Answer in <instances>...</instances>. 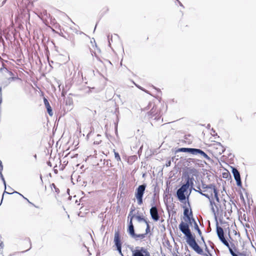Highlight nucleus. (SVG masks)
Listing matches in <instances>:
<instances>
[{"instance_id":"f257e3e1","label":"nucleus","mask_w":256,"mask_h":256,"mask_svg":"<svg viewBox=\"0 0 256 256\" xmlns=\"http://www.w3.org/2000/svg\"><path fill=\"white\" fill-rule=\"evenodd\" d=\"M179 228L186 237V242L198 254H202L203 250L199 246L192 236L188 224L182 221L179 225Z\"/></svg>"},{"instance_id":"f03ea898","label":"nucleus","mask_w":256,"mask_h":256,"mask_svg":"<svg viewBox=\"0 0 256 256\" xmlns=\"http://www.w3.org/2000/svg\"><path fill=\"white\" fill-rule=\"evenodd\" d=\"M146 188V185L145 184H143L138 186L136 190L135 196L138 200V204H141L142 203V197Z\"/></svg>"},{"instance_id":"7ed1b4c3","label":"nucleus","mask_w":256,"mask_h":256,"mask_svg":"<svg viewBox=\"0 0 256 256\" xmlns=\"http://www.w3.org/2000/svg\"><path fill=\"white\" fill-rule=\"evenodd\" d=\"M132 256H150V254L145 248L138 246L132 250Z\"/></svg>"},{"instance_id":"20e7f679","label":"nucleus","mask_w":256,"mask_h":256,"mask_svg":"<svg viewBox=\"0 0 256 256\" xmlns=\"http://www.w3.org/2000/svg\"><path fill=\"white\" fill-rule=\"evenodd\" d=\"M232 172L233 174L234 178L238 186H242V182L240 179V174L238 170L234 167H232Z\"/></svg>"},{"instance_id":"39448f33","label":"nucleus","mask_w":256,"mask_h":256,"mask_svg":"<svg viewBox=\"0 0 256 256\" xmlns=\"http://www.w3.org/2000/svg\"><path fill=\"white\" fill-rule=\"evenodd\" d=\"M150 214L152 219L157 222L160 219V216L158 212V210L156 206H152L150 209Z\"/></svg>"},{"instance_id":"423d86ee","label":"nucleus","mask_w":256,"mask_h":256,"mask_svg":"<svg viewBox=\"0 0 256 256\" xmlns=\"http://www.w3.org/2000/svg\"><path fill=\"white\" fill-rule=\"evenodd\" d=\"M114 242L115 245L117 248V250L118 251L120 254H122L120 240V236H119V234L118 232H116L114 234Z\"/></svg>"},{"instance_id":"0eeeda50","label":"nucleus","mask_w":256,"mask_h":256,"mask_svg":"<svg viewBox=\"0 0 256 256\" xmlns=\"http://www.w3.org/2000/svg\"><path fill=\"white\" fill-rule=\"evenodd\" d=\"M186 190L182 188H180L176 192V195L178 199L180 201L182 202L183 200H184L186 198V196L184 194V192Z\"/></svg>"},{"instance_id":"6e6552de","label":"nucleus","mask_w":256,"mask_h":256,"mask_svg":"<svg viewBox=\"0 0 256 256\" xmlns=\"http://www.w3.org/2000/svg\"><path fill=\"white\" fill-rule=\"evenodd\" d=\"M134 216H132V217L130 219L129 224H128V234H130V236L132 238V236H134V234H136L135 232H134V225H133V224L132 222V218H134Z\"/></svg>"},{"instance_id":"1a4fd4ad","label":"nucleus","mask_w":256,"mask_h":256,"mask_svg":"<svg viewBox=\"0 0 256 256\" xmlns=\"http://www.w3.org/2000/svg\"><path fill=\"white\" fill-rule=\"evenodd\" d=\"M206 188H207L208 189L210 190L211 191V195H212V192H214V198L217 202H219V198L218 196V192L215 188V186L213 184H210L208 186H206Z\"/></svg>"},{"instance_id":"9d476101","label":"nucleus","mask_w":256,"mask_h":256,"mask_svg":"<svg viewBox=\"0 0 256 256\" xmlns=\"http://www.w3.org/2000/svg\"><path fill=\"white\" fill-rule=\"evenodd\" d=\"M196 148H178L176 152H188L194 155L195 154Z\"/></svg>"},{"instance_id":"9b49d317","label":"nucleus","mask_w":256,"mask_h":256,"mask_svg":"<svg viewBox=\"0 0 256 256\" xmlns=\"http://www.w3.org/2000/svg\"><path fill=\"white\" fill-rule=\"evenodd\" d=\"M44 101L46 108L48 112V113L50 116H52L53 115V112L48 101L46 98H44Z\"/></svg>"},{"instance_id":"f8f14e48","label":"nucleus","mask_w":256,"mask_h":256,"mask_svg":"<svg viewBox=\"0 0 256 256\" xmlns=\"http://www.w3.org/2000/svg\"><path fill=\"white\" fill-rule=\"evenodd\" d=\"M198 154H200L204 158H206L207 160L210 159V157L208 156V154H206L204 151L200 149L196 148L194 155H196Z\"/></svg>"},{"instance_id":"ddd939ff","label":"nucleus","mask_w":256,"mask_h":256,"mask_svg":"<svg viewBox=\"0 0 256 256\" xmlns=\"http://www.w3.org/2000/svg\"><path fill=\"white\" fill-rule=\"evenodd\" d=\"M146 236V234H135L134 236H132V238H134L136 240H139L144 239Z\"/></svg>"},{"instance_id":"4468645a","label":"nucleus","mask_w":256,"mask_h":256,"mask_svg":"<svg viewBox=\"0 0 256 256\" xmlns=\"http://www.w3.org/2000/svg\"><path fill=\"white\" fill-rule=\"evenodd\" d=\"M188 208H184V214L186 218V219H185V220L188 222H191V218L190 216L188 214Z\"/></svg>"},{"instance_id":"2eb2a0df","label":"nucleus","mask_w":256,"mask_h":256,"mask_svg":"<svg viewBox=\"0 0 256 256\" xmlns=\"http://www.w3.org/2000/svg\"><path fill=\"white\" fill-rule=\"evenodd\" d=\"M218 237L224 245H225L226 247H229V244L228 242L226 240L224 235L219 236Z\"/></svg>"},{"instance_id":"dca6fc26","label":"nucleus","mask_w":256,"mask_h":256,"mask_svg":"<svg viewBox=\"0 0 256 256\" xmlns=\"http://www.w3.org/2000/svg\"><path fill=\"white\" fill-rule=\"evenodd\" d=\"M132 216H134V218H136V220H138V222H143L146 224V222H148V221L146 219H144V218H143L142 216H135L134 215H133Z\"/></svg>"},{"instance_id":"f3484780","label":"nucleus","mask_w":256,"mask_h":256,"mask_svg":"<svg viewBox=\"0 0 256 256\" xmlns=\"http://www.w3.org/2000/svg\"><path fill=\"white\" fill-rule=\"evenodd\" d=\"M216 233L218 236L224 235V230L222 228L218 226H216Z\"/></svg>"},{"instance_id":"a211bd4d","label":"nucleus","mask_w":256,"mask_h":256,"mask_svg":"<svg viewBox=\"0 0 256 256\" xmlns=\"http://www.w3.org/2000/svg\"><path fill=\"white\" fill-rule=\"evenodd\" d=\"M186 180H188L189 182L191 184V188H192L194 186V177H190L188 176L186 177Z\"/></svg>"},{"instance_id":"6ab92c4d","label":"nucleus","mask_w":256,"mask_h":256,"mask_svg":"<svg viewBox=\"0 0 256 256\" xmlns=\"http://www.w3.org/2000/svg\"><path fill=\"white\" fill-rule=\"evenodd\" d=\"M186 182L184 184H182L181 186V188H183L184 189L187 190L188 188L190 186L191 187V184L189 182L188 180H186Z\"/></svg>"},{"instance_id":"aec40b11","label":"nucleus","mask_w":256,"mask_h":256,"mask_svg":"<svg viewBox=\"0 0 256 256\" xmlns=\"http://www.w3.org/2000/svg\"><path fill=\"white\" fill-rule=\"evenodd\" d=\"M4 192H6V194H13V192H6V191H4ZM15 192V193H16V194H20V196H22L23 197V198H24L25 200H27V201H28L30 204H32V205L34 206H35V205H34V204H33L31 202H30L29 201V200H28V198H25V197H24V196H22V194H20V193H18V192Z\"/></svg>"},{"instance_id":"412c9836","label":"nucleus","mask_w":256,"mask_h":256,"mask_svg":"<svg viewBox=\"0 0 256 256\" xmlns=\"http://www.w3.org/2000/svg\"><path fill=\"white\" fill-rule=\"evenodd\" d=\"M194 229L198 231V234L200 236H202V232H201V231H200V228H199V227L198 226V224H197L196 222H195L194 225Z\"/></svg>"},{"instance_id":"4be33fe9","label":"nucleus","mask_w":256,"mask_h":256,"mask_svg":"<svg viewBox=\"0 0 256 256\" xmlns=\"http://www.w3.org/2000/svg\"><path fill=\"white\" fill-rule=\"evenodd\" d=\"M199 193H200L201 194H202V196H206V198H208L209 199L210 201V204L211 205H212V202L210 198V196L208 194H203L202 192H200V191H198Z\"/></svg>"},{"instance_id":"5701e85b","label":"nucleus","mask_w":256,"mask_h":256,"mask_svg":"<svg viewBox=\"0 0 256 256\" xmlns=\"http://www.w3.org/2000/svg\"><path fill=\"white\" fill-rule=\"evenodd\" d=\"M146 233L145 234H148L150 232V226H149L148 222H146Z\"/></svg>"},{"instance_id":"b1692460","label":"nucleus","mask_w":256,"mask_h":256,"mask_svg":"<svg viewBox=\"0 0 256 256\" xmlns=\"http://www.w3.org/2000/svg\"><path fill=\"white\" fill-rule=\"evenodd\" d=\"M114 157L115 158L118 160H120V158L118 152H114Z\"/></svg>"},{"instance_id":"393cba45","label":"nucleus","mask_w":256,"mask_h":256,"mask_svg":"<svg viewBox=\"0 0 256 256\" xmlns=\"http://www.w3.org/2000/svg\"><path fill=\"white\" fill-rule=\"evenodd\" d=\"M0 178L2 180V182H4V186H5V188H6V181L4 180V178L3 176V175L2 174V171H0Z\"/></svg>"},{"instance_id":"a878e982","label":"nucleus","mask_w":256,"mask_h":256,"mask_svg":"<svg viewBox=\"0 0 256 256\" xmlns=\"http://www.w3.org/2000/svg\"><path fill=\"white\" fill-rule=\"evenodd\" d=\"M52 188H54L55 192L56 193H58L60 192L59 189L56 187V185L54 184H52Z\"/></svg>"},{"instance_id":"bb28decb","label":"nucleus","mask_w":256,"mask_h":256,"mask_svg":"<svg viewBox=\"0 0 256 256\" xmlns=\"http://www.w3.org/2000/svg\"><path fill=\"white\" fill-rule=\"evenodd\" d=\"M10 83V82L6 80L2 82V85L6 87L8 86Z\"/></svg>"},{"instance_id":"cd10ccee","label":"nucleus","mask_w":256,"mask_h":256,"mask_svg":"<svg viewBox=\"0 0 256 256\" xmlns=\"http://www.w3.org/2000/svg\"><path fill=\"white\" fill-rule=\"evenodd\" d=\"M228 248L229 250L230 254L232 255V256H234V255L235 256L236 254V253H234V252L233 251V250L230 247V246H229V247H228Z\"/></svg>"},{"instance_id":"c85d7f7f","label":"nucleus","mask_w":256,"mask_h":256,"mask_svg":"<svg viewBox=\"0 0 256 256\" xmlns=\"http://www.w3.org/2000/svg\"><path fill=\"white\" fill-rule=\"evenodd\" d=\"M18 78H16V77H10L8 78L7 79L8 80L10 81V82H11L12 81V80H14L16 79H18Z\"/></svg>"},{"instance_id":"c756f323","label":"nucleus","mask_w":256,"mask_h":256,"mask_svg":"<svg viewBox=\"0 0 256 256\" xmlns=\"http://www.w3.org/2000/svg\"><path fill=\"white\" fill-rule=\"evenodd\" d=\"M150 112L152 114H156V112H155V110H154V107L152 108L150 110Z\"/></svg>"},{"instance_id":"7c9ffc66","label":"nucleus","mask_w":256,"mask_h":256,"mask_svg":"<svg viewBox=\"0 0 256 256\" xmlns=\"http://www.w3.org/2000/svg\"><path fill=\"white\" fill-rule=\"evenodd\" d=\"M136 86L138 88H140V90H143V91H144V92H147L146 90H144V89L142 88L140 86H138V85H136Z\"/></svg>"},{"instance_id":"2f4dec72","label":"nucleus","mask_w":256,"mask_h":256,"mask_svg":"<svg viewBox=\"0 0 256 256\" xmlns=\"http://www.w3.org/2000/svg\"><path fill=\"white\" fill-rule=\"evenodd\" d=\"M4 246V245L3 242L0 240V248L3 249Z\"/></svg>"},{"instance_id":"473e14b6","label":"nucleus","mask_w":256,"mask_h":256,"mask_svg":"<svg viewBox=\"0 0 256 256\" xmlns=\"http://www.w3.org/2000/svg\"><path fill=\"white\" fill-rule=\"evenodd\" d=\"M192 222H194V224L195 222H196L195 220L193 218H191V222H190V224H192Z\"/></svg>"},{"instance_id":"72a5a7b5","label":"nucleus","mask_w":256,"mask_h":256,"mask_svg":"<svg viewBox=\"0 0 256 256\" xmlns=\"http://www.w3.org/2000/svg\"><path fill=\"white\" fill-rule=\"evenodd\" d=\"M170 164H171L170 161H169V162H168V163L166 164V166H170Z\"/></svg>"},{"instance_id":"f704fd0d","label":"nucleus","mask_w":256,"mask_h":256,"mask_svg":"<svg viewBox=\"0 0 256 256\" xmlns=\"http://www.w3.org/2000/svg\"><path fill=\"white\" fill-rule=\"evenodd\" d=\"M134 211V210H132L130 212V214H129V215H128V218L131 216V214H132V212Z\"/></svg>"},{"instance_id":"c9c22d12","label":"nucleus","mask_w":256,"mask_h":256,"mask_svg":"<svg viewBox=\"0 0 256 256\" xmlns=\"http://www.w3.org/2000/svg\"><path fill=\"white\" fill-rule=\"evenodd\" d=\"M212 210L213 212H214V207L212 206Z\"/></svg>"},{"instance_id":"e433bc0d","label":"nucleus","mask_w":256,"mask_h":256,"mask_svg":"<svg viewBox=\"0 0 256 256\" xmlns=\"http://www.w3.org/2000/svg\"><path fill=\"white\" fill-rule=\"evenodd\" d=\"M9 73L10 76H12L13 74L12 72H10Z\"/></svg>"},{"instance_id":"4c0bfd02","label":"nucleus","mask_w":256,"mask_h":256,"mask_svg":"<svg viewBox=\"0 0 256 256\" xmlns=\"http://www.w3.org/2000/svg\"><path fill=\"white\" fill-rule=\"evenodd\" d=\"M34 158L36 159V154H35V155L34 156Z\"/></svg>"},{"instance_id":"58836bf2","label":"nucleus","mask_w":256,"mask_h":256,"mask_svg":"<svg viewBox=\"0 0 256 256\" xmlns=\"http://www.w3.org/2000/svg\"><path fill=\"white\" fill-rule=\"evenodd\" d=\"M190 215H192V211L190 212Z\"/></svg>"},{"instance_id":"ea45409f","label":"nucleus","mask_w":256,"mask_h":256,"mask_svg":"<svg viewBox=\"0 0 256 256\" xmlns=\"http://www.w3.org/2000/svg\"><path fill=\"white\" fill-rule=\"evenodd\" d=\"M202 240L204 241V238L202 236Z\"/></svg>"},{"instance_id":"a19ab883","label":"nucleus","mask_w":256,"mask_h":256,"mask_svg":"<svg viewBox=\"0 0 256 256\" xmlns=\"http://www.w3.org/2000/svg\"><path fill=\"white\" fill-rule=\"evenodd\" d=\"M180 2V6H182V4L180 2Z\"/></svg>"},{"instance_id":"79ce46f5","label":"nucleus","mask_w":256,"mask_h":256,"mask_svg":"<svg viewBox=\"0 0 256 256\" xmlns=\"http://www.w3.org/2000/svg\"><path fill=\"white\" fill-rule=\"evenodd\" d=\"M234 256H238L237 254H236L235 256L234 255Z\"/></svg>"}]
</instances>
